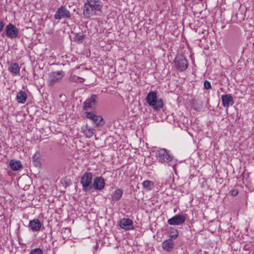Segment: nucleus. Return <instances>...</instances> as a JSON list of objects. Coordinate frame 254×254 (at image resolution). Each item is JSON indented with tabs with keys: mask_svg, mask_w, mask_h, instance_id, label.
I'll return each mask as SVG.
<instances>
[{
	"mask_svg": "<svg viewBox=\"0 0 254 254\" xmlns=\"http://www.w3.org/2000/svg\"><path fill=\"white\" fill-rule=\"evenodd\" d=\"M4 23L2 21H0V33L4 29Z\"/></svg>",
	"mask_w": 254,
	"mask_h": 254,
	"instance_id": "nucleus-29",
	"label": "nucleus"
},
{
	"mask_svg": "<svg viewBox=\"0 0 254 254\" xmlns=\"http://www.w3.org/2000/svg\"><path fill=\"white\" fill-rule=\"evenodd\" d=\"M174 246L175 242L171 239L166 240L162 243L163 249L168 252H171L174 249Z\"/></svg>",
	"mask_w": 254,
	"mask_h": 254,
	"instance_id": "nucleus-15",
	"label": "nucleus"
},
{
	"mask_svg": "<svg viewBox=\"0 0 254 254\" xmlns=\"http://www.w3.org/2000/svg\"><path fill=\"white\" fill-rule=\"evenodd\" d=\"M123 191L121 189H117L112 194V199L113 201H119L122 197Z\"/></svg>",
	"mask_w": 254,
	"mask_h": 254,
	"instance_id": "nucleus-20",
	"label": "nucleus"
},
{
	"mask_svg": "<svg viewBox=\"0 0 254 254\" xmlns=\"http://www.w3.org/2000/svg\"><path fill=\"white\" fill-rule=\"evenodd\" d=\"M157 159L161 163H169L172 161L173 156L169 154L168 150L165 148H159L157 153Z\"/></svg>",
	"mask_w": 254,
	"mask_h": 254,
	"instance_id": "nucleus-4",
	"label": "nucleus"
},
{
	"mask_svg": "<svg viewBox=\"0 0 254 254\" xmlns=\"http://www.w3.org/2000/svg\"><path fill=\"white\" fill-rule=\"evenodd\" d=\"M87 118L90 119L96 124V126H101L105 124L104 120L101 116H96L92 112L85 113Z\"/></svg>",
	"mask_w": 254,
	"mask_h": 254,
	"instance_id": "nucleus-10",
	"label": "nucleus"
},
{
	"mask_svg": "<svg viewBox=\"0 0 254 254\" xmlns=\"http://www.w3.org/2000/svg\"><path fill=\"white\" fill-rule=\"evenodd\" d=\"M102 7L101 0H87L83 7V14L86 17H89L95 13V11H101Z\"/></svg>",
	"mask_w": 254,
	"mask_h": 254,
	"instance_id": "nucleus-1",
	"label": "nucleus"
},
{
	"mask_svg": "<svg viewBox=\"0 0 254 254\" xmlns=\"http://www.w3.org/2000/svg\"><path fill=\"white\" fill-rule=\"evenodd\" d=\"M239 193V191L237 189H234L231 191V195L233 196L237 195Z\"/></svg>",
	"mask_w": 254,
	"mask_h": 254,
	"instance_id": "nucleus-28",
	"label": "nucleus"
},
{
	"mask_svg": "<svg viewBox=\"0 0 254 254\" xmlns=\"http://www.w3.org/2000/svg\"><path fill=\"white\" fill-rule=\"evenodd\" d=\"M204 87L206 89H209L211 88V83L209 81L205 80L204 82Z\"/></svg>",
	"mask_w": 254,
	"mask_h": 254,
	"instance_id": "nucleus-26",
	"label": "nucleus"
},
{
	"mask_svg": "<svg viewBox=\"0 0 254 254\" xmlns=\"http://www.w3.org/2000/svg\"><path fill=\"white\" fill-rule=\"evenodd\" d=\"M29 254H43V252L40 248H36L32 250Z\"/></svg>",
	"mask_w": 254,
	"mask_h": 254,
	"instance_id": "nucleus-25",
	"label": "nucleus"
},
{
	"mask_svg": "<svg viewBox=\"0 0 254 254\" xmlns=\"http://www.w3.org/2000/svg\"><path fill=\"white\" fill-rule=\"evenodd\" d=\"M177 69L180 71H185L188 67V62L186 58L180 55L177 56L174 60Z\"/></svg>",
	"mask_w": 254,
	"mask_h": 254,
	"instance_id": "nucleus-6",
	"label": "nucleus"
},
{
	"mask_svg": "<svg viewBox=\"0 0 254 254\" xmlns=\"http://www.w3.org/2000/svg\"><path fill=\"white\" fill-rule=\"evenodd\" d=\"M85 37V35L80 33H75L74 37V41L78 43H82Z\"/></svg>",
	"mask_w": 254,
	"mask_h": 254,
	"instance_id": "nucleus-24",
	"label": "nucleus"
},
{
	"mask_svg": "<svg viewBox=\"0 0 254 254\" xmlns=\"http://www.w3.org/2000/svg\"><path fill=\"white\" fill-rule=\"evenodd\" d=\"M222 105L224 107H228L234 104L233 98L230 94H224L221 96Z\"/></svg>",
	"mask_w": 254,
	"mask_h": 254,
	"instance_id": "nucleus-14",
	"label": "nucleus"
},
{
	"mask_svg": "<svg viewBox=\"0 0 254 254\" xmlns=\"http://www.w3.org/2000/svg\"><path fill=\"white\" fill-rule=\"evenodd\" d=\"M187 214H177L167 220L170 225H180L184 224L186 220Z\"/></svg>",
	"mask_w": 254,
	"mask_h": 254,
	"instance_id": "nucleus-9",
	"label": "nucleus"
},
{
	"mask_svg": "<svg viewBox=\"0 0 254 254\" xmlns=\"http://www.w3.org/2000/svg\"><path fill=\"white\" fill-rule=\"evenodd\" d=\"M36 154H35V155L33 156V161H34V163H35V165L36 166H38V165H39L40 164V160H39V159H38V157H37L36 158Z\"/></svg>",
	"mask_w": 254,
	"mask_h": 254,
	"instance_id": "nucleus-27",
	"label": "nucleus"
},
{
	"mask_svg": "<svg viewBox=\"0 0 254 254\" xmlns=\"http://www.w3.org/2000/svg\"><path fill=\"white\" fill-rule=\"evenodd\" d=\"M92 174L90 172H85L81 178L80 184L82 186L83 191H90L93 188L92 183Z\"/></svg>",
	"mask_w": 254,
	"mask_h": 254,
	"instance_id": "nucleus-3",
	"label": "nucleus"
},
{
	"mask_svg": "<svg viewBox=\"0 0 254 254\" xmlns=\"http://www.w3.org/2000/svg\"><path fill=\"white\" fill-rule=\"evenodd\" d=\"M98 97L97 95L92 94L91 96L87 99L83 103V109L84 110H88L93 108V106L97 103V99Z\"/></svg>",
	"mask_w": 254,
	"mask_h": 254,
	"instance_id": "nucleus-11",
	"label": "nucleus"
},
{
	"mask_svg": "<svg viewBox=\"0 0 254 254\" xmlns=\"http://www.w3.org/2000/svg\"><path fill=\"white\" fill-rule=\"evenodd\" d=\"M20 69L16 63H11L8 67V70L14 75L19 74Z\"/></svg>",
	"mask_w": 254,
	"mask_h": 254,
	"instance_id": "nucleus-18",
	"label": "nucleus"
},
{
	"mask_svg": "<svg viewBox=\"0 0 254 254\" xmlns=\"http://www.w3.org/2000/svg\"><path fill=\"white\" fill-rule=\"evenodd\" d=\"M9 165L11 169L15 171L19 170L22 166L20 161L14 160H11Z\"/></svg>",
	"mask_w": 254,
	"mask_h": 254,
	"instance_id": "nucleus-21",
	"label": "nucleus"
},
{
	"mask_svg": "<svg viewBox=\"0 0 254 254\" xmlns=\"http://www.w3.org/2000/svg\"><path fill=\"white\" fill-rule=\"evenodd\" d=\"M146 101L154 110L158 111L163 107V101L161 98L157 99L155 91H150L146 97Z\"/></svg>",
	"mask_w": 254,
	"mask_h": 254,
	"instance_id": "nucleus-2",
	"label": "nucleus"
},
{
	"mask_svg": "<svg viewBox=\"0 0 254 254\" xmlns=\"http://www.w3.org/2000/svg\"><path fill=\"white\" fill-rule=\"evenodd\" d=\"M42 224L39 219H35L30 221L29 227L33 231H38L40 230Z\"/></svg>",
	"mask_w": 254,
	"mask_h": 254,
	"instance_id": "nucleus-16",
	"label": "nucleus"
},
{
	"mask_svg": "<svg viewBox=\"0 0 254 254\" xmlns=\"http://www.w3.org/2000/svg\"><path fill=\"white\" fill-rule=\"evenodd\" d=\"M19 29L13 24L9 23L5 27V30L2 33V36L5 34L6 36L10 38L14 39L18 37Z\"/></svg>",
	"mask_w": 254,
	"mask_h": 254,
	"instance_id": "nucleus-5",
	"label": "nucleus"
},
{
	"mask_svg": "<svg viewBox=\"0 0 254 254\" xmlns=\"http://www.w3.org/2000/svg\"><path fill=\"white\" fill-rule=\"evenodd\" d=\"M70 12L65 6H61L58 8L54 15V18L58 20L62 18L70 19Z\"/></svg>",
	"mask_w": 254,
	"mask_h": 254,
	"instance_id": "nucleus-8",
	"label": "nucleus"
},
{
	"mask_svg": "<svg viewBox=\"0 0 254 254\" xmlns=\"http://www.w3.org/2000/svg\"><path fill=\"white\" fill-rule=\"evenodd\" d=\"M120 226L126 231L134 229L133 221L129 218L122 219L120 222Z\"/></svg>",
	"mask_w": 254,
	"mask_h": 254,
	"instance_id": "nucleus-12",
	"label": "nucleus"
},
{
	"mask_svg": "<svg viewBox=\"0 0 254 254\" xmlns=\"http://www.w3.org/2000/svg\"><path fill=\"white\" fill-rule=\"evenodd\" d=\"M92 185L96 190H101L105 186V180L102 177H97L94 179Z\"/></svg>",
	"mask_w": 254,
	"mask_h": 254,
	"instance_id": "nucleus-13",
	"label": "nucleus"
},
{
	"mask_svg": "<svg viewBox=\"0 0 254 254\" xmlns=\"http://www.w3.org/2000/svg\"><path fill=\"white\" fill-rule=\"evenodd\" d=\"M65 230H68V229H67V228H66V229H65Z\"/></svg>",
	"mask_w": 254,
	"mask_h": 254,
	"instance_id": "nucleus-30",
	"label": "nucleus"
},
{
	"mask_svg": "<svg viewBox=\"0 0 254 254\" xmlns=\"http://www.w3.org/2000/svg\"><path fill=\"white\" fill-rule=\"evenodd\" d=\"M81 130L82 132L87 138L91 137L93 134V128L89 127L88 125H85L82 126L81 127Z\"/></svg>",
	"mask_w": 254,
	"mask_h": 254,
	"instance_id": "nucleus-17",
	"label": "nucleus"
},
{
	"mask_svg": "<svg viewBox=\"0 0 254 254\" xmlns=\"http://www.w3.org/2000/svg\"><path fill=\"white\" fill-rule=\"evenodd\" d=\"M142 186L144 188L151 190L154 187V184L152 181L145 180L142 183Z\"/></svg>",
	"mask_w": 254,
	"mask_h": 254,
	"instance_id": "nucleus-23",
	"label": "nucleus"
},
{
	"mask_svg": "<svg viewBox=\"0 0 254 254\" xmlns=\"http://www.w3.org/2000/svg\"><path fill=\"white\" fill-rule=\"evenodd\" d=\"M64 75L63 71L52 72L50 73L48 79V84L50 86H54L57 83L61 81Z\"/></svg>",
	"mask_w": 254,
	"mask_h": 254,
	"instance_id": "nucleus-7",
	"label": "nucleus"
},
{
	"mask_svg": "<svg viewBox=\"0 0 254 254\" xmlns=\"http://www.w3.org/2000/svg\"><path fill=\"white\" fill-rule=\"evenodd\" d=\"M179 235V231L177 229L171 227L169 228V239L174 240L176 239Z\"/></svg>",
	"mask_w": 254,
	"mask_h": 254,
	"instance_id": "nucleus-22",
	"label": "nucleus"
},
{
	"mask_svg": "<svg viewBox=\"0 0 254 254\" xmlns=\"http://www.w3.org/2000/svg\"><path fill=\"white\" fill-rule=\"evenodd\" d=\"M27 94L23 91H20L18 92L16 96V100L19 103L24 104L27 100Z\"/></svg>",
	"mask_w": 254,
	"mask_h": 254,
	"instance_id": "nucleus-19",
	"label": "nucleus"
}]
</instances>
